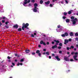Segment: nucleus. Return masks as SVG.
Segmentation results:
<instances>
[{
	"instance_id": "f257e3e1",
	"label": "nucleus",
	"mask_w": 78,
	"mask_h": 78,
	"mask_svg": "<svg viewBox=\"0 0 78 78\" xmlns=\"http://www.w3.org/2000/svg\"><path fill=\"white\" fill-rule=\"evenodd\" d=\"M74 17L72 16L71 17V21L73 22V25H75L76 24V22H77V19L75 18L74 19Z\"/></svg>"
},
{
	"instance_id": "f03ea898",
	"label": "nucleus",
	"mask_w": 78,
	"mask_h": 78,
	"mask_svg": "<svg viewBox=\"0 0 78 78\" xmlns=\"http://www.w3.org/2000/svg\"><path fill=\"white\" fill-rule=\"evenodd\" d=\"M29 25V24L28 23H27L26 24H25V23H23V27H22V29L23 30H24L25 29V27L26 28H27L28 26Z\"/></svg>"
},
{
	"instance_id": "7ed1b4c3",
	"label": "nucleus",
	"mask_w": 78,
	"mask_h": 78,
	"mask_svg": "<svg viewBox=\"0 0 78 78\" xmlns=\"http://www.w3.org/2000/svg\"><path fill=\"white\" fill-rule=\"evenodd\" d=\"M25 1L23 2V5L24 6H27L28 5H27V3H30V0H24Z\"/></svg>"
},
{
	"instance_id": "20e7f679",
	"label": "nucleus",
	"mask_w": 78,
	"mask_h": 78,
	"mask_svg": "<svg viewBox=\"0 0 78 78\" xmlns=\"http://www.w3.org/2000/svg\"><path fill=\"white\" fill-rule=\"evenodd\" d=\"M74 54L75 55L73 56V58H74V60H75V61H78V59L76 58L78 57V55H78V52H75L74 53Z\"/></svg>"
},
{
	"instance_id": "39448f33",
	"label": "nucleus",
	"mask_w": 78,
	"mask_h": 78,
	"mask_svg": "<svg viewBox=\"0 0 78 78\" xmlns=\"http://www.w3.org/2000/svg\"><path fill=\"white\" fill-rule=\"evenodd\" d=\"M36 53L37 54H38V55L40 57H41V54L40 53V51L38 50H37L36 51Z\"/></svg>"
},
{
	"instance_id": "423d86ee",
	"label": "nucleus",
	"mask_w": 78,
	"mask_h": 78,
	"mask_svg": "<svg viewBox=\"0 0 78 78\" xmlns=\"http://www.w3.org/2000/svg\"><path fill=\"white\" fill-rule=\"evenodd\" d=\"M34 8L33 9L34 12H37V10H39V8H37L36 6L34 7Z\"/></svg>"
},
{
	"instance_id": "0eeeda50",
	"label": "nucleus",
	"mask_w": 78,
	"mask_h": 78,
	"mask_svg": "<svg viewBox=\"0 0 78 78\" xmlns=\"http://www.w3.org/2000/svg\"><path fill=\"white\" fill-rule=\"evenodd\" d=\"M41 44H43L44 45H46V44L45 43V42H44V41H41L40 42Z\"/></svg>"
},
{
	"instance_id": "6e6552de",
	"label": "nucleus",
	"mask_w": 78,
	"mask_h": 78,
	"mask_svg": "<svg viewBox=\"0 0 78 78\" xmlns=\"http://www.w3.org/2000/svg\"><path fill=\"white\" fill-rule=\"evenodd\" d=\"M64 59L65 60V61H69V58H67V57H65L64 58Z\"/></svg>"
},
{
	"instance_id": "1a4fd4ad",
	"label": "nucleus",
	"mask_w": 78,
	"mask_h": 78,
	"mask_svg": "<svg viewBox=\"0 0 78 78\" xmlns=\"http://www.w3.org/2000/svg\"><path fill=\"white\" fill-rule=\"evenodd\" d=\"M54 42H56V45H58V43H59V41L58 40H54Z\"/></svg>"
},
{
	"instance_id": "9d476101",
	"label": "nucleus",
	"mask_w": 78,
	"mask_h": 78,
	"mask_svg": "<svg viewBox=\"0 0 78 78\" xmlns=\"http://www.w3.org/2000/svg\"><path fill=\"white\" fill-rule=\"evenodd\" d=\"M55 58L57 59V61H59L60 60V58H59L58 56H56Z\"/></svg>"
},
{
	"instance_id": "9b49d317",
	"label": "nucleus",
	"mask_w": 78,
	"mask_h": 78,
	"mask_svg": "<svg viewBox=\"0 0 78 78\" xmlns=\"http://www.w3.org/2000/svg\"><path fill=\"white\" fill-rule=\"evenodd\" d=\"M50 1H48L47 2H45V4H46V5H48V4L50 3Z\"/></svg>"
},
{
	"instance_id": "f8f14e48",
	"label": "nucleus",
	"mask_w": 78,
	"mask_h": 78,
	"mask_svg": "<svg viewBox=\"0 0 78 78\" xmlns=\"http://www.w3.org/2000/svg\"><path fill=\"white\" fill-rule=\"evenodd\" d=\"M66 21L67 23H68V22H70V20L69 19H67L66 20Z\"/></svg>"
},
{
	"instance_id": "ddd939ff",
	"label": "nucleus",
	"mask_w": 78,
	"mask_h": 78,
	"mask_svg": "<svg viewBox=\"0 0 78 78\" xmlns=\"http://www.w3.org/2000/svg\"><path fill=\"white\" fill-rule=\"evenodd\" d=\"M57 47V46L56 45H55L54 46H53L52 47V48L54 49L55 48H56Z\"/></svg>"
},
{
	"instance_id": "4468645a",
	"label": "nucleus",
	"mask_w": 78,
	"mask_h": 78,
	"mask_svg": "<svg viewBox=\"0 0 78 78\" xmlns=\"http://www.w3.org/2000/svg\"><path fill=\"white\" fill-rule=\"evenodd\" d=\"M14 28H18V26L17 25H16L13 26Z\"/></svg>"
},
{
	"instance_id": "2eb2a0df",
	"label": "nucleus",
	"mask_w": 78,
	"mask_h": 78,
	"mask_svg": "<svg viewBox=\"0 0 78 78\" xmlns=\"http://www.w3.org/2000/svg\"><path fill=\"white\" fill-rule=\"evenodd\" d=\"M57 32H61V31H62V29H60L59 30L57 29L56 30Z\"/></svg>"
},
{
	"instance_id": "dca6fc26",
	"label": "nucleus",
	"mask_w": 78,
	"mask_h": 78,
	"mask_svg": "<svg viewBox=\"0 0 78 78\" xmlns=\"http://www.w3.org/2000/svg\"><path fill=\"white\" fill-rule=\"evenodd\" d=\"M25 51L27 53H28L30 52V50H26Z\"/></svg>"
},
{
	"instance_id": "f3484780",
	"label": "nucleus",
	"mask_w": 78,
	"mask_h": 78,
	"mask_svg": "<svg viewBox=\"0 0 78 78\" xmlns=\"http://www.w3.org/2000/svg\"><path fill=\"white\" fill-rule=\"evenodd\" d=\"M73 10H71L70 11H69L68 12V14H70L71 13H72V11Z\"/></svg>"
},
{
	"instance_id": "a211bd4d",
	"label": "nucleus",
	"mask_w": 78,
	"mask_h": 78,
	"mask_svg": "<svg viewBox=\"0 0 78 78\" xmlns=\"http://www.w3.org/2000/svg\"><path fill=\"white\" fill-rule=\"evenodd\" d=\"M44 2V1L42 0H41L40 1V4H42L43 3V2Z\"/></svg>"
},
{
	"instance_id": "6ab92c4d",
	"label": "nucleus",
	"mask_w": 78,
	"mask_h": 78,
	"mask_svg": "<svg viewBox=\"0 0 78 78\" xmlns=\"http://www.w3.org/2000/svg\"><path fill=\"white\" fill-rule=\"evenodd\" d=\"M70 35L71 36H73V33L72 32H71L70 34Z\"/></svg>"
},
{
	"instance_id": "aec40b11",
	"label": "nucleus",
	"mask_w": 78,
	"mask_h": 78,
	"mask_svg": "<svg viewBox=\"0 0 78 78\" xmlns=\"http://www.w3.org/2000/svg\"><path fill=\"white\" fill-rule=\"evenodd\" d=\"M5 19V17H4L3 18L2 17H0V20H1V19Z\"/></svg>"
},
{
	"instance_id": "412c9836",
	"label": "nucleus",
	"mask_w": 78,
	"mask_h": 78,
	"mask_svg": "<svg viewBox=\"0 0 78 78\" xmlns=\"http://www.w3.org/2000/svg\"><path fill=\"white\" fill-rule=\"evenodd\" d=\"M65 42H66V43H67L68 42H69V40H66L65 41Z\"/></svg>"
},
{
	"instance_id": "4be33fe9",
	"label": "nucleus",
	"mask_w": 78,
	"mask_h": 78,
	"mask_svg": "<svg viewBox=\"0 0 78 78\" xmlns=\"http://www.w3.org/2000/svg\"><path fill=\"white\" fill-rule=\"evenodd\" d=\"M75 36H78V33H76L75 34Z\"/></svg>"
},
{
	"instance_id": "5701e85b",
	"label": "nucleus",
	"mask_w": 78,
	"mask_h": 78,
	"mask_svg": "<svg viewBox=\"0 0 78 78\" xmlns=\"http://www.w3.org/2000/svg\"><path fill=\"white\" fill-rule=\"evenodd\" d=\"M65 35L67 36H68V34L67 33H65Z\"/></svg>"
},
{
	"instance_id": "b1692460",
	"label": "nucleus",
	"mask_w": 78,
	"mask_h": 78,
	"mask_svg": "<svg viewBox=\"0 0 78 78\" xmlns=\"http://www.w3.org/2000/svg\"><path fill=\"white\" fill-rule=\"evenodd\" d=\"M34 6H36H36H37V3H35L34 4Z\"/></svg>"
},
{
	"instance_id": "393cba45",
	"label": "nucleus",
	"mask_w": 78,
	"mask_h": 78,
	"mask_svg": "<svg viewBox=\"0 0 78 78\" xmlns=\"http://www.w3.org/2000/svg\"><path fill=\"white\" fill-rule=\"evenodd\" d=\"M61 36H62V37H65V36H66L65 35V34H63Z\"/></svg>"
},
{
	"instance_id": "a878e982",
	"label": "nucleus",
	"mask_w": 78,
	"mask_h": 78,
	"mask_svg": "<svg viewBox=\"0 0 78 78\" xmlns=\"http://www.w3.org/2000/svg\"><path fill=\"white\" fill-rule=\"evenodd\" d=\"M46 54L48 55H49V52H46Z\"/></svg>"
},
{
	"instance_id": "bb28decb",
	"label": "nucleus",
	"mask_w": 78,
	"mask_h": 78,
	"mask_svg": "<svg viewBox=\"0 0 78 78\" xmlns=\"http://www.w3.org/2000/svg\"><path fill=\"white\" fill-rule=\"evenodd\" d=\"M24 61V59H21L20 60V62H23Z\"/></svg>"
},
{
	"instance_id": "cd10ccee",
	"label": "nucleus",
	"mask_w": 78,
	"mask_h": 78,
	"mask_svg": "<svg viewBox=\"0 0 78 78\" xmlns=\"http://www.w3.org/2000/svg\"><path fill=\"white\" fill-rule=\"evenodd\" d=\"M31 2H33V3H34V2H35V0H31Z\"/></svg>"
},
{
	"instance_id": "c85d7f7f",
	"label": "nucleus",
	"mask_w": 78,
	"mask_h": 78,
	"mask_svg": "<svg viewBox=\"0 0 78 78\" xmlns=\"http://www.w3.org/2000/svg\"><path fill=\"white\" fill-rule=\"evenodd\" d=\"M65 2L66 4H67L68 3V1H67V0H65Z\"/></svg>"
},
{
	"instance_id": "c756f323",
	"label": "nucleus",
	"mask_w": 78,
	"mask_h": 78,
	"mask_svg": "<svg viewBox=\"0 0 78 78\" xmlns=\"http://www.w3.org/2000/svg\"><path fill=\"white\" fill-rule=\"evenodd\" d=\"M18 30V31H21V30H22V29L20 28H19V29Z\"/></svg>"
},
{
	"instance_id": "7c9ffc66",
	"label": "nucleus",
	"mask_w": 78,
	"mask_h": 78,
	"mask_svg": "<svg viewBox=\"0 0 78 78\" xmlns=\"http://www.w3.org/2000/svg\"><path fill=\"white\" fill-rule=\"evenodd\" d=\"M59 45L60 46H62V43H60L59 44Z\"/></svg>"
},
{
	"instance_id": "2f4dec72",
	"label": "nucleus",
	"mask_w": 78,
	"mask_h": 78,
	"mask_svg": "<svg viewBox=\"0 0 78 78\" xmlns=\"http://www.w3.org/2000/svg\"><path fill=\"white\" fill-rule=\"evenodd\" d=\"M34 35H33V34H31V37H34Z\"/></svg>"
},
{
	"instance_id": "473e14b6",
	"label": "nucleus",
	"mask_w": 78,
	"mask_h": 78,
	"mask_svg": "<svg viewBox=\"0 0 78 78\" xmlns=\"http://www.w3.org/2000/svg\"><path fill=\"white\" fill-rule=\"evenodd\" d=\"M71 48H74V46H71Z\"/></svg>"
},
{
	"instance_id": "72a5a7b5",
	"label": "nucleus",
	"mask_w": 78,
	"mask_h": 78,
	"mask_svg": "<svg viewBox=\"0 0 78 78\" xmlns=\"http://www.w3.org/2000/svg\"><path fill=\"white\" fill-rule=\"evenodd\" d=\"M64 15H65V16H66V15H67V13H66V12H64Z\"/></svg>"
},
{
	"instance_id": "f704fd0d",
	"label": "nucleus",
	"mask_w": 78,
	"mask_h": 78,
	"mask_svg": "<svg viewBox=\"0 0 78 78\" xmlns=\"http://www.w3.org/2000/svg\"><path fill=\"white\" fill-rule=\"evenodd\" d=\"M9 23V22L7 21L5 22V23L6 24V25H8V23Z\"/></svg>"
},
{
	"instance_id": "c9c22d12",
	"label": "nucleus",
	"mask_w": 78,
	"mask_h": 78,
	"mask_svg": "<svg viewBox=\"0 0 78 78\" xmlns=\"http://www.w3.org/2000/svg\"><path fill=\"white\" fill-rule=\"evenodd\" d=\"M61 27V26L60 25H58V28H60Z\"/></svg>"
},
{
	"instance_id": "e433bc0d",
	"label": "nucleus",
	"mask_w": 78,
	"mask_h": 78,
	"mask_svg": "<svg viewBox=\"0 0 78 78\" xmlns=\"http://www.w3.org/2000/svg\"><path fill=\"white\" fill-rule=\"evenodd\" d=\"M62 18H63V19H66V17L63 16Z\"/></svg>"
},
{
	"instance_id": "4c0bfd02",
	"label": "nucleus",
	"mask_w": 78,
	"mask_h": 78,
	"mask_svg": "<svg viewBox=\"0 0 78 78\" xmlns=\"http://www.w3.org/2000/svg\"><path fill=\"white\" fill-rule=\"evenodd\" d=\"M5 27L7 28H9V27L7 25L5 26Z\"/></svg>"
},
{
	"instance_id": "58836bf2",
	"label": "nucleus",
	"mask_w": 78,
	"mask_h": 78,
	"mask_svg": "<svg viewBox=\"0 0 78 78\" xmlns=\"http://www.w3.org/2000/svg\"><path fill=\"white\" fill-rule=\"evenodd\" d=\"M58 49H61V47L59 46L58 47Z\"/></svg>"
},
{
	"instance_id": "ea45409f",
	"label": "nucleus",
	"mask_w": 78,
	"mask_h": 78,
	"mask_svg": "<svg viewBox=\"0 0 78 78\" xmlns=\"http://www.w3.org/2000/svg\"><path fill=\"white\" fill-rule=\"evenodd\" d=\"M7 58L9 59H11V57H9V56H8L7 57Z\"/></svg>"
},
{
	"instance_id": "a19ab883",
	"label": "nucleus",
	"mask_w": 78,
	"mask_h": 78,
	"mask_svg": "<svg viewBox=\"0 0 78 78\" xmlns=\"http://www.w3.org/2000/svg\"><path fill=\"white\" fill-rule=\"evenodd\" d=\"M75 53V52H72L71 53V55H73V54H74Z\"/></svg>"
},
{
	"instance_id": "79ce46f5",
	"label": "nucleus",
	"mask_w": 78,
	"mask_h": 78,
	"mask_svg": "<svg viewBox=\"0 0 78 78\" xmlns=\"http://www.w3.org/2000/svg\"><path fill=\"white\" fill-rule=\"evenodd\" d=\"M2 23H5V20H2Z\"/></svg>"
},
{
	"instance_id": "37998d69",
	"label": "nucleus",
	"mask_w": 78,
	"mask_h": 78,
	"mask_svg": "<svg viewBox=\"0 0 78 78\" xmlns=\"http://www.w3.org/2000/svg\"><path fill=\"white\" fill-rule=\"evenodd\" d=\"M70 61H74V60H73V59H71L70 60Z\"/></svg>"
},
{
	"instance_id": "c03bdc74",
	"label": "nucleus",
	"mask_w": 78,
	"mask_h": 78,
	"mask_svg": "<svg viewBox=\"0 0 78 78\" xmlns=\"http://www.w3.org/2000/svg\"><path fill=\"white\" fill-rule=\"evenodd\" d=\"M12 65H13V66H15V64H14V63H12Z\"/></svg>"
},
{
	"instance_id": "a18cd8bd",
	"label": "nucleus",
	"mask_w": 78,
	"mask_h": 78,
	"mask_svg": "<svg viewBox=\"0 0 78 78\" xmlns=\"http://www.w3.org/2000/svg\"><path fill=\"white\" fill-rule=\"evenodd\" d=\"M69 41H72V39L70 38V39H69Z\"/></svg>"
},
{
	"instance_id": "49530a36",
	"label": "nucleus",
	"mask_w": 78,
	"mask_h": 78,
	"mask_svg": "<svg viewBox=\"0 0 78 78\" xmlns=\"http://www.w3.org/2000/svg\"><path fill=\"white\" fill-rule=\"evenodd\" d=\"M19 65H20V63H18L17 65V66H19Z\"/></svg>"
},
{
	"instance_id": "de8ad7c7",
	"label": "nucleus",
	"mask_w": 78,
	"mask_h": 78,
	"mask_svg": "<svg viewBox=\"0 0 78 78\" xmlns=\"http://www.w3.org/2000/svg\"><path fill=\"white\" fill-rule=\"evenodd\" d=\"M76 41H78V38L76 37Z\"/></svg>"
},
{
	"instance_id": "09e8293b",
	"label": "nucleus",
	"mask_w": 78,
	"mask_h": 78,
	"mask_svg": "<svg viewBox=\"0 0 78 78\" xmlns=\"http://www.w3.org/2000/svg\"><path fill=\"white\" fill-rule=\"evenodd\" d=\"M50 6H51V7H52V6H53V5H52V4H50Z\"/></svg>"
},
{
	"instance_id": "8fccbe9b",
	"label": "nucleus",
	"mask_w": 78,
	"mask_h": 78,
	"mask_svg": "<svg viewBox=\"0 0 78 78\" xmlns=\"http://www.w3.org/2000/svg\"><path fill=\"white\" fill-rule=\"evenodd\" d=\"M52 56H55V54H52Z\"/></svg>"
},
{
	"instance_id": "3c124183",
	"label": "nucleus",
	"mask_w": 78,
	"mask_h": 78,
	"mask_svg": "<svg viewBox=\"0 0 78 78\" xmlns=\"http://www.w3.org/2000/svg\"><path fill=\"white\" fill-rule=\"evenodd\" d=\"M67 49L68 50H69V47H67Z\"/></svg>"
},
{
	"instance_id": "603ef678",
	"label": "nucleus",
	"mask_w": 78,
	"mask_h": 78,
	"mask_svg": "<svg viewBox=\"0 0 78 78\" xmlns=\"http://www.w3.org/2000/svg\"><path fill=\"white\" fill-rule=\"evenodd\" d=\"M59 53H62V51H59Z\"/></svg>"
},
{
	"instance_id": "864d4df0",
	"label": "nucleus",
	"mask_w": 78,
	"mask_h": 78,
	"mask_svg": "<svg viewBox=\"0 0 78 78\" xmlns=\"http://www.w3.org/2000/svg\"><path fill=\"white\" fill-rule=\"evenodd\" d=\"M43 51H46V49H43Z\"/></svg>"
},
{
	"instance_id": "5fc2aeb1",
	"label": "nucleus",
	"mask_w": 78,
	"mask_h": 78,
	"mask_svg": "<svg viewBox=\"0 0 78 78\" xmlns=\"http://www.w3.org/2000/svg\"><path fill=\"white\" fill-rule=\"evenodd\" d=\"M49 59H51V56H49Z\"/></svg>"
},
{
	"instance_id": "6e6d98bb",
	"label": "nucleus",
	"mask_w": 78,
	"mask_h": 78,
	"mask_svg": "<svg viewBox=\"0 0 78 78\" xmlns=\"http://www.w3.org/2000/svg\"><path fill=\"white\" fill-rule=\"evenodd\" d=\"M32 55H35V53L33 52L32 53Z\"/></svg>"
},
{
	"instance_id": "4d7b16f0",
	"label": "nucleus",
	"mask_w": 78,
	"mask_h": 78,
	"mask_svg": "<svg viewBox=\"0 0 78 78\" xmlns=\"http://www.w3.org/2000/svg\"><path fill=\"white\" fill-rule=\"evenodd\" d=\"M15 55L16 56H17V54H15Z\"/></svg>"
},
{
	"instance_id": "13d9d810",
	"label": "nucleus",
	"mask_w": 78,
	"mask_h": 78,
	"mask_svg": "<svg viewBox=\"0 0 78 78\" xmlns=\"http://www.w3.org/2000/svg\"><path fill=\"white\" fill-rule=\"evenodd\" d=\"M76 47H77V48H78V44H77L76 45Z\"/></svg>"
},
{
	"instance_id": "bf43d9fd",
	"label": "nucleus",
	"mask_w": 78,
	"mask_h": 78,
	"mask_svg": "<svg viewBox=\"0 0 78 78\" xmlns=\"http://www.w3.org/2000/svg\"><path fill=\"white\" fill-rule=\"evenodd\" d=\"M20 65H21V66H22L23 65V64H22V63H21L20 64Z\"/></svg>"
},
{
	"instance_id": "052dcab7",
	"label": "nucleus",
	"mask_w": 78,
	"mask_h": 78,
	"mask_svg": "<svg viewBox=\"0 0 78 78\" xmlns=\"http://www.w3.org/2000/svg\"><path fill=\"white\" fill-rule=\"evenodd\" d=\"M55 0H52V2H55Z\"/></svg>"
},
{
	"instance_id": "680f3d73",
	"label": "nucleus",
	"mask_w": 78,
	"mask_h": 78,
	"mask_svg": "<svg viewBox=\"0 0 78 78\" xmlns=\"http://www.w3.org/2000/svg\"><path fill=\"white\" fill-rule=\"evenodd\" d=\"M47 44L48 45V44H49V42H47Z\"/></svg>"
},
{
	"instance_id": "e2e57ef3",
	"label": "nucleus",
	"mask_w": 78,
	"mask_h": 78,
	"mask_svg": "<svg viewBox=\"0 0 78 78\" xmlns=\"http://www.w3.org/2000/svg\"><path fill=\"white\" fill-rule=\"evenodd\" d=\"M45 53H45V52H44V53H43V55H45Z\"/></svg>"
},
{
	"instance_id": "0e129e2a",
	"label": "nucleus",
	"mask_w": 78,
	"mask_h": 78,
	"mask_svg": "<svg viewBox=\"0 0 78 78\" xmlns=\"http://www.w3.org/2000/svg\"><path fill=\"white\" fill-rule=\"evenodd\" d=\"M34 35L35 36L36 35V33H34Z\"/></svg>"
},
{
	"instance_id": "69168bd1",
	"label": "nucleus",
	"mask_w": 78,
	"mask_h": 78,
	"mask_svg": "<svg viewBox=\"0 0 78 78\" xmlns=\"http://www.w3.org/2000/svg\"><path fill=\"white\" fill-rule=\"evenodd\" d=\"M52 44H54V42H53V41L52 42Z\"/></svg>"
},
{
	"instance_id": "338daca9",
	"label": "nucleus",
	"mask_w": 78,
	"mask_h": 78,
	"mask_svg": "<svg viewBox=\"0 0 78 78\" xmlns=\"http://www.w3.org/2000/svg\"><path fill=\"white\" fill-rule=\"evenodd\" d=\"M41 47V45H38V47L40 48V47Z\"/></svg>"
},
{
	"instance_id": "774afa93",
	"label": "nucleus",
	"mask_w": 78,
	"mask_h": 78,
	"mask_svg": "<svg viewBox=\"0 0 78 78\" xmlns=\"http://www.w3.org/2000/svg\"><path fill=\"white\" fill-rule=\"evenodd\" d=\"M29 6H31V4H29V5H28Z\"/></svg>"
}]
</instances>
